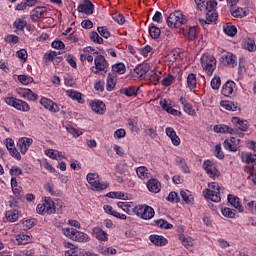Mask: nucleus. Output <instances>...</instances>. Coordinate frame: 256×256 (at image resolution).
Here are the masks:
<instances>
[{"mask_svg": "<svg viewBox=\"0 0 256 256\" xmlns=\"http://www.w3.org/2000/svg\"><path fill=\"white\" fill-rule=\"evenodd\" d=\"M222 60L226 65H231L232 67L237 65V57L233 55V53H227L226 55L222 56Z\"/></svg>", "mask_w": 256, "mask_h": 256, "instance_id": "nucleus-28", "label": "nucleus"}, {"mask_svg": "<svg viewBox=\"0 0 256 256\" xmlns=\"http://www.w3.org/2000/svg\"><path fill=\"white\" fill-rule=\"evenodd\" d=\"M90 106L92 111L98 115H103V113H105V103L101 100L91 102Z\"/></svg>", "mask_w": 256, "mask_h": 256, "instance_id": "nucleus-21", "label": "nucleus"}, {"mask_svg": "<svg viewBox=\"0 0 256 256\" xmlns=\"http://www.w3.org/2000/svg\"><path fill=\"white\" fill-rule=\"evenodd\" d=\"M4 41L6 43L17 44V43H19V36L13 35V34H9V35L5 36Z\"/></svg>", "mask_w": 256, "mask_h": 256, "instance_id": "nucleus-56", "label": "nucleus"}, {"mask_svg": "<svg viewBox=\"0 0 256 256\" xmlns=\"http://www.w3.org/2000/svg\"><path fill=\"white\" fill-rule=\"evenodd\" d=\"M24 99H28V101H37L39 96L31 91V89H26V95L24 96Z\"/></svg>", "mask_w": 256, "mask_h": 256, "instance_id": "nucleus-50", "label": "nucleus"}, {"mask_svg": "<svg viewBox=\"0 0 256 256\" xmlns=\"http://www.w3.org/2000/svg\"><path fill=\"white\" fill-rule=\"evenodd\" d=\"M117 84V78L111 74L108 75L106 89L107 91H113L115 85Z\"/></svg>", "mask_w": 256, "mask_h": 256, "instance_id": "nucleus-39", "label": "nucleus"}, {"mask_svg": "<svg viewBox=\"0 0 256 256\" xmlns=\"http://www.w3.org/2000/svg\"><path fill=\"white\" fill-rule=\"evenodd\" d=\"M200 61L205 73L209 76L213 75V71L217 68V59H215V56L211 54H204Z\"/></svg>", "mask_w": 256, "mask_h": 256, "instance_id": "nucleus-4", "label": "nucleus"}, {"mask_svg": "<svg viewBox=\"0 0 256 256\" xmlns=\"http://www.w3.org/2000/svg\"><path fill=\"white\" fill-rule=\"evenodd\" d=\"M224 33L229 37H235V35H237V27L234 25L224 26Z\"/></svg>", "mask_w": 256, "mask_h": 256, "instance_id": "nucleus-45", "label": "nucleus"}, {"mask_svg": "<svg viewBox=\"0 0 256 256\" xmlns=\"http://www.w3.org/2000/svg\"><path fill=\"white\" fill-rule=\"evenodd\" d=\"M149 240L151 241V243H153V245H156L157 247H163L167 243L165 237L155 234L150 235Z\"/></svg>", "mask_w": 256, "mask_h": 256, "instance_id": "nucleus-24", "label": "nucleus"}, {"mask_svg": "<svg viewBox=\"0 0 256 256\" xmlns=\"http://www.w3.org/2000/svg\"><path fill=\"white\" fill-rule=\"evenodd\" d=\"M136 215L137 217H140V219L149 221V219L155 217V210L149 205H138L136 206Z\"/></svg>", "mask_w": 256, "mask_h": 256, "instance_id": "nucleus-7", "label": "nucleus"}, {"mask_svg": "<svg viewBox=\"0 0 256 256\" xmlns=\"http://www.w3.org/2000/svg\"><path fill=\"white\" fill-rule=\"evenodd\" d=\"M117 206L128 215H133V213L137 215V206L133 202H118Z\"/></svg>", "mask_w": 256, "mask_h": 256, "instance_id": "nucleus-10", "label": "nucleus"}, {"mask_svg": "<svg viewBox=\"0 0 256 256\" xmlns=\"http://www.w3.org/2000/svg\"><path fill=\"white\" fill-rule=\"evenodd\" d=\"M112 71H114V73H119V75H123V73H125V64L118 63L113 65Z\"/></svg>", "mask_w": 256, "mask_h": 256, "instance_id": "nucleus-49", "label": "nucleus"}, {"mask_svg": "<svg viewBox=\"0 0 256 256\" xmlns=\"http://www.w3.org/2000/svg\"><path fill=\"white\" fill-rule=\"evenodd\" d=\"M204 7H205L206 11H217V10H215L217 8V1L210 0L205 3Z\"/></svg>", "mask_w": 256, "mask_h": 256, "instance_id": "nucleus-54", "label": "nucleus"}, {"mask_svg": "<svg viewBox=\"0 0 256 256\" xmlns=\"http://www.w3.org/2000/svg\"><path fill=\"white\" fill-rule=\"evenodd\" d=\"M136 173L139 179H142V180L149 179V177H151V173L149 172V169H147V167L145 166H140L136 168Z\"/></svg>", "mask_w": 256, "mask_h": 256, "instance_id": "nucleus-26", "label": "nucleus"}, {"mask_svg": "<svg viewBox=\"0 0 256 256\" xmlns=\"http://www.w3.org/2000/svg\"><path fill=\"white\" fill-rule=\"evenodd\" d=\"M63 235L71 239L72 241H78V243H87L90 241L89 235L84 232L77 231L75 228L62 229Z\"/></svg>", "mask_w": 256, "mask_h": 256, "instance_id": "nucleus-1", "label": "nucleus"}, {"mask_svg": "<svg viewBox=\"0 0 256 256\" xmlns=\"http://www.w3.org/2000/svg\"><path fill=\"white\" fill-rule=\"evenodd\" d=\"M243 49H246V51H256V45H255V40L251 38H246L242 44Z\"/></svg>", "mask_w": 256, "mask_h": 256, "instance_id": "nucleus-33", "label": "nucleus"}, {"mask_svg": "<svg viewBox=\"0 0 256 256\" xmlns=\"http://www.w3.org/2000/svg\"><path fill=\"white\" fill-rule=\"evenodd\" d=\"M45 15H47V7L38 6L30 12V19H32V21H39V19L45 17Z\"/></svg>", "mask_w": 256, "mask_h": 256, "instance_id": "nucleus-11", "label": "nucleus"}, {"mask_svg": "<svg viewBox=\"0 0 256 256\" xmlns=\"http://www.w3.org/2000/svg\"><path fill=\"white\" fill-rule=\"evenodd\" d=\"M203 169L206 171L207 175L214 179V177H219V170L211 160L204 161L202 165Z\"/></svg>", "mask_w": 256, "mask_h": 256, "instance_id": "nucleus-9", "label": "nucleus"}, {"mask_svg": "<svg viewBox=\"0 0 256 256\" xmlns=\"http://www.w3.org/2000/svg\"><path fill=\"white\" fill-rule=\"evenodd\" d=\"M18 81L22 83V85H29V83H33V77L27 75H18Z\"/></svg>", "mask_w": 256, "mask_h": 256, "instance_id": "nucleus-47", "label": "nucleus"}, {"mask_svg": "<svg viewBox=\"0 0 256 256\" xmlns=\"http://www.w3.org/2000/svg\"><path fill=\"white\" fill-rule=\"evenodd\" d=\"M9 173L12 177H19V175H23V170L19 166H12Z\"/></svg>", "mask_w": 256, "mask_h": 256, "instance_id": "nucleus-59", "label": "nucleus"}, {"mask_svg": "<svg viewBox=\"0 0 256 256\" xmlns=\"http://www.w3.org/2000/svg\"><path fill=\"white\" fill-rule=\"evenodd\" d=\"M86 180L91 185L92 191H105L109 187V183L101 181L97 173H88Z\"/></svg>", "mask_w": 256, "mask_h": 256, "instance_id": "nucleus-2", "label": "nucleus"}, {"mask_svg": "<svg viewBox=\"0 0 256 256\" xmlns=\"http://www.w3.org/2000/svg\"><path fill=\"white\" fill-rule=\"evenodd\" d=\"M215 156L217 159H225V154H223V150H221V144L215 146Z\"/></svg>", "mask_w": 256, "mask_h": 256, "instance_id": "nucleus-64", "label": "nucleus"}, {"mask_svg": "<svg viewBox=\"0 0 256 256\" xmlns=\"http://www.w3.org/2000/svg\"><path fill=\"white\" fill-rule=\"evenodd\" d=\"M235 87V82L227 81L222 87V95L224 97H229L233 93V88Z\"/></svg>", "mask_w": 256, "mask_h": 256, "instance_id": "nucleus-25", "label": "nucleus"}, {"mask_svg": "<svg viewBox=\"0 0 256 256\" xmlns=\"http://www.w3.org/2000/svg\"><path fill=\"white\" fill-rule=\"evenodd\" d=\"M112 19L118 23V25H123L125 23V17L122 14L114 13Z\"/></svg>", "mask_w": 256, "mask_h": 256, "instance_id": "nucleus-58", "label": "nucleus"}, {"mask_svg": "<svg viewBox=\"0 0 256 256\" xmlns=\"http://www.w3.org/2000/svg\"><path fill=\"white\" fill-rule=\"evenodd\" d=\"M106 197H109V199H123L124 201H127L129 199V194L123 192H109Z\"/></svg>", "mask_w": 256, "mask_h": 256, "instance_id": "nucleus-34", "label": "nucleus"}, {"mask_svg": "<svg viewBox=\"0 0 256 256\" xmlns=\"http://www.w3.org/2000/svg\"><path fill=\"white\" fill-rule=\"evenodd\" d=\"M220 105L227 111H237V105H235V103L232 101L222 100Z\"/></svg>", "mask_w": 256, "mask_h": 256, "instance_id": "nucleus-40", "label": "nucleus"}, {"mask_svg": "<svg viewBox=\"0 0 256 256\" xmlns=\"http://www.w3.org/2000/svg\"><path fill=\"white\" fill-rule=\"evenodd\" d=\"M121 95H126V97L137 96V86H130L127 88L120 89Z\"/></svg>", "mask_w": 256, "mask_h": 256, "instance_id": "nucleus-31", "label": "nucleus"}, {"mask_svg": "<svg viewBox=\"0 0 256 256\" xmlns=\"http://www.w3.org/2000/svg\"><path fill=\"white\" fill-rule=\"evenodd\" d=\"M205 191H209V193H215L216 191H221V187L216 182H212L208 184V188Z\"/></svg>", "mask_w": 256, "mask_h": 256, "instance_id": "nucleus-55", "label": "nucleus"}, {"mask_svg": "<svg viewBox=\"0 0 256 256\" xmlns=\"http://www.w3.org/2000/svg\"><path fill=\"white\" fill-rule=\"evenodd\" d=\"M40 103L45 109H48V111H50L51 113H59V105L53 102V100L42 98L40 100Z\"/></svg>", "mask_w": 256, "mask_h": 256, "instance_id": "nucleus-14", "label": "nucleus"}, {"mask_svg": "<svg viewBox=\"0 0 256 256\" xmlns=\"http://www.w3.org/2000/svg\"><path fill=\"white\" fill-rule=\"evenodd\" d=\"M154 223L159 229H173V224L167 222L165 219H158Z\"/></svg>", "mask_w": 256, "mask_h": 256, "instance_id": "nucleus-37", "label": "nucleus"}, {"mask_svg": "<svg viewBox=\"0 0 256 256\" xmlns=\"http://www.w3.org/2000/svg\"><path fill=\"white\" fill-rule=\"evenodd\" d=\"M128 169H129V166H127V164H125V163H120V164L116 165V167H115V171L119 175H125V173H127Z\"/></svg>", "mask_w": 256, "mask_h": 256, "instance_id": "nucleus-46", "label": "nucleus"}, {"mask_svg": "<svg viewBox=\"0 0 256 256\" xmlns=\"http://www.w3.org/2000/svg\"><path fill=\"white\" fill-rule=\"evenodd\" d=\"M4 101L6 105L14 107V109H17V111H22L23 113H29V111H31L29 104L21 99H17L15 97H7Z\"/></svg>", "mask_w": 256, "mask_h": 256, "instance_id": "nucleus-5", "label": "nucleus"}, {"mask_svg": "<svg viewBox=\"0 0 256 256\" xmlns=\"http://www.w3.org/2000/svg\"><path fill=\"white\" fill-rule=\"evenodd\" d=\"M197 39V28L195 26L190 27L188 31V40L195 41Z\"/></svg>", "mask_w": 256, "mask_h": 256, "instance_id": "nucleus-53", "label": "nucleus"}, {"mask_svg": "<svg viewBox=\"0 0 256 256\" xmlns=\"http://www.w3.org/2000/svg\"><path fill=\"white\" fill-rule=\"evenodd\" d=\"M31 145H33V140L27 137L20 138L17 143V146L19 147L20 153H22V155H25V153L29 151V147H31Z\"/></svg>", "mask_w": 256, "mask_h": 256, "instance_id": "nucleus-13", "label": "nucleus"}, {"mask_svg": "<svg viewBox=\"0 0 256 256\" xmlns=\"http://www.w3.org/2000/svg\"><path fill=\"white\" fill-rule=\"evenodd\" d=\"M39 215H53L55 213V202L51 198H45L42 204H38L36 207Z\"/></svg>", "mask_w": 256, "mask_h": 256, "instance_id": "nucleus-6", "label": "nucleus"}, {"mask_svg": "<svg viewBox=\"0 0 256 256\" xmlns=\"http://www.w3.org/2000/svg\"><path fill=\"white\" fill-rule=\"evenodd\" d=\"M149 34L152 39H159V36L161 35V29H159V27L152 24L149 27Z\"/></svg>", "mask_w": 256, "mask_h": 256, "instance_id": "nucleus-42", "label": "nucleus"}, {"mask_svg": "<svg viewBox=\"0 0 256 256\" xmlns=\"http://www.w3.org/2000/svg\"><path fill=\"white\" fill-rule=\"evenodd\" d=\"M95 67L91 68L92 73H99V71H105L107 73V68L109 67V63H107V60L105 59V56L103 55H98L94 59Z\"/></svg>", "mask_w": 256, "mask_h": 256, "instance_id": "nucleus-8", "label": "nucleus"}, {"mask_svg": "<svg viewBox=\"0 0 256 256\" xmlns=\"http://www.w3.org/2000/svg\"><path fill=\"white\" fill-rule=\"evenodd\" d=\"M147 189L151 193H159L161 191V182L155 178H151L147 182Z\"/></svg>", "mask_w": 256, "mask_h": 256, "instance_id": "nucleus-19", "label": "nucleus"}, {"mask_svg": "<svg viewBox=\"0 0 256 256\" xmlns=\"http://www.w3.org/2000/svg\"><path fill=\"white\" fill-rule=\"evenodd\" d=\"M180 196L182 198V201H184L186 205H193V201H195V199L193 198V194H191V191L181 190Z\"/></svg>", "mask_w": 256, "mask_h": 256, "instance_id": "nucleus-23", "label": "nucleus"}, {"mask_svg": "<svg viewBox=\"0 0 256 256\" xmlns=\"http://www.w3.org/2000/svg\"><path fill=\"white\" fill-rule=\"evenodd\" d=\"M97 31L101 35V37H104V39H109V37H111L109 29H107V27L105 26L98 27Z\"/></svg>", "mask_w": 256, "mask_h": 256, "instance_id": "nucleus-48", "label": "nucleus"}, {"mask_svg": "<svg viewBox=\"0 0 256 256\" xmlns=\"http://www.w3.org/2000/svg\"><path fill=\"white\" fill-rule=\"evenodd\" d=\"M179 241H181L182 245L189 249V247H193V239L189 236H185V234L179 235Z\"/></svg>", "mask_w": 256, "mask_h": 256, "instance_id": "nucleus-36", "label": "nucleus"}, {"mask_svg": "<svg viewBox=\"0 0 256 256\" xmlns=\"http://www.w3.org/2000/svg\"><path fill=\"white\" fill-rule=\"evenodd\" d=\"M95 5L89 0L84 1V3L78 5V13H84L85 15H93Z\"/></svg>", "mask_w": 256, "mask_h": 256, "instance_id": "nucleus-12", "label": "nucleus"}, {"mask_svg": "<svg viewBox=\"0 0 256 256\" xmlns=\"http://www.w3.org/2000/svg\"><path fill=\"white\" fill-rule=\"evenodd\" d=\"M211 87L214 90H217L221 87V78L219 76H214L211 80Z\"/></svg>", "mask_w": 256, "mask_h": 256, "instance_id": "nucleus-57", "label": "nucleus"}, {"mask_svg": "<svg viewBox=\"0 0 256 256\" xmlns=\"http://www.w3.org/2000/svg\"><path fill=\"white\" fill-rule=\"evenodd\" d=\"M90 39L91 41H94V43H98L99 45L103 44V38L99 36L97 32H91Z\"/></svg>", "mask_w": 256, "mask_h": 256, "instance_id": "nucleus-60", "label": "nucleus"}, {"mask_svg": "<svg viewBox=\"0 0 256 256\" xmlns=\"http://www.w3.org/2000/svg\"><path fill=\"white\" fill-rule=\"evenodd\" d=\"M13 27L16 29V33L17 31H23V29L27 27V21H25L24 19L18 18L13 23Z\"/></svg>", "mask_w": 256, "mask_h": 256, "instance_id": "nucleus-41", "label": "nucleus"}, {"mask_svg": "<svg viewBox=\"0 0 256 256\" xmlns=\"http://www.w3.org/2000/svg\"><path fill=\"white\" fill-rule=\"evenodd\" d=\"M150 66L147 63L139 64L133 72V77H136V79H140V77H143V75H147V72L149 71Z\"/></svg>", "mask_w": 256, "mask_h": 256, "instance_id": "nucleus-17", "label": "nucleus"}, {"mask_svg": "<svg viewBox=\"0 0 256 256\" xmlns=\"http://www.w3.org/2000/svg\"><path fill=\"white\" fill-rule=\"evenodd\" d=\"M166 135L167 137H169L173 143V145H175V147L181 145V139L179 138V136H177V132H175V129L171 128V127H167L166 128Z\"/></svg>", "mask_w": 256, "mask_h": 256, "instance_id": "nucleus-20", "label": "nucleus"}, {"mask_svg": "<svg viewBox=\"0 0 256 256\" xmlns=\"http://www.w3.org/2000/svg\"><path fill=\"white\" fill-rule=\"evenodd\" d=\"M173 81H175L173 75L168 74L165 78H163L162 85L164 87H170V85H173Z\"/></svg>", "mask_w": 256, "mask_h": 256, "instance_id": "nucleus-52", "label": "nucleus"}, {"mask_svg": "<svg viewBox=\"0 0 256 256\" xmlns=\"http://www.w3.org/2000/svg\"><path fill=\"white\" fill-rule=\"evenodd\" d=\"M215 133H230V135H237L239 130L237 128H231L225 124H219L214 126Z\"/></svg>", "mask_w": 256, "mask_h": 256, "instance_id": "nucleus-15", "label": "nucleus"}, {"mask_svg": "<svg viewBox=\"0 0 256 256\" xmlns=\"http://www.w3.org/2000/svg\"><path fill=\"white\" fill-rule=\"evenodd\" d=\"M94 232H95V235H96V239H98V241H107L108 235H107V232H105L103 229L96 228L94 230Z\"/></svg>", "mask_w": 256, "mask_h": 256, "instance_id": "nucleus-43", "label": "nucleus"}, {"mask_svg": "<svg viewBox=\"0 0 256 256\" xmlns=\"http://www.w3.org/2000/svg\"><path fill=\"white\" fill-rule=\"evenodd\" d=\"M243 163H251L256 164V154H253L251 152H242L241 154Z\"/></svg>", "mask_w": 256, "mask_h": 256, "instance_id": "nucleus-27", "label": "nucleus"}, {"mask_svg": "<svg viewBox=\"0 0 256 256\" xmlns=\"http://www.w3.org/2000/svg\"><path fill=\"white\" fill-rule=\"evenodd\" d=\"M5 217H6L7 221H9L10 223H15V221H18V219H19V211L8 210L5 213Z\"/></svg>", "mask_w": 256, "mask_h": 256, "instance_id": "nucleus-32", "label": "nucleus"}, {"mask_svg": "<svg viewBox=\"0 0 256 256\" xmlns=\"http://www.w3.org/2000/svg\"><path fill=\"white\" fill-rule=\"evenodd\" d=\"M167 201H169L170 203H179V195L176 192H170L167 197Z\"/></svg>", "mask_w": 256, "mask_h": 256, "instance_id": "nucleus-62", "label": "nucleus"}, {"mask_svg": "<svg viewBox=\"0 0 256 256\" xmlns=\"http://www.w3.org/2000/svg\"><path fill=\"white\" fill-rule=\"evenodd\" d=\"M231 15L233 17H247V12H245V10H243V8H238V9L232 11Z\"/></svg>", "mask_w": 256, "mask_h": 256, "instance_id": "nucleus-63", "label": "nucleus"}, {"mask_svg": "<svg viewBox=\"0 0 256 256\" xmlns=\"http://www.w3.org/2000/svg\"><path fill=\"white\" fill-rule=\"evenodd\" d=\"M18 245H27L31 241V236L26 234H18L15 237Z\"/></svg>", "mask_w": 256, "mask_h": 256, "instance_id": "nucleus-38", "label": "nucleus"}, {"mask_svg": "<svg viewBox=\"0 0 256 256\" xmlns=\"http://www.w3.org/2000/svg\"><path fill=\"white\" fill-rule=\"evenodd\" d=\"M187 87H189L190 91H193L195 87H197V75L194 73H190L187 77Z\"/></svg>", "mask_w": 256, "mask_h": 256, "instance_id": "nucleus-35", "label": "nucleus"}, {"mask_svg": "<svg viewBox=\"0 0 256 256\" xmlns=\"http://www.w3.org/2000/svg\"><path fill=\"white\" fill-rule=\"evenodd\" d=\"M69 250L65 252V256H85V252L75 247L72 243H68Z\"/></svg>", "mask_w": 256, "mask_h": 256, "instance_id": "nucleus-22", "label": "nucleus"}, {"mask_svg": "<svg viewBox=\"0 0 256 256\" xmlns=\"http://www.w3.org/2000/svg\"><path fill=\"white\" fill-rule=\"evenodd\" d=\"M239 139L235 138V137H231L230 139H226L224 141V149H226L227 151H237V149H239Z\"/></svg>", "mask_w": 256, "mask_h": 256, "instance_id": "nucleus-16", "label": "nucleus"}, {"mask_svg": "<svg viewBox=\"0 0 256 256\" xmlns=\"http://www.w3.org/2000/svg\"><path fill=\"white\" fill-rule=\"evenodd\" d=\"M228 203H230V205H232V207L237 209V211H239V213H243L244 208H243V205H241V199H239V197L229 194L228 195Z\"/></svg>", "mask_w": 256, "mask_h": 256, "instance_id": "nucleus-18", "label": "nucleus"}, {"mask_svg": "<svg viewBox=\"0 0 256 256\" xmlns=\"http://www.w3.org/2000/svg\"><path fill=\"white\" fill-rule=\"evenodd\" d=\"M185 23H187V18H185V15H183L181 11H175L167 18V25L171 29H177L181 27V25H185Z\"/></svg>", "mask_w": 256, "mask_h": 256, "instance_id": "nucleus-3", "label": "nucleus"}, {"mask_svg": "<svg viewBox=\"0 0 256 256\" xmlns=\"http://www.w3.org/2000/svg\"><path fill=\"white\" fill-rule=\"evenodd\" d=\"M68 97H70V99H73V101H78V103H85V100L82 97V94L80 92H77L75 90H68L66 91Z\"/></svg>", "mask_w": 256, "mask_h": 256, "instance_id": "nucleus-30", "label": "nucleus"}, {"mask_svg": "<svg viewBox=\"0 0 256 256\" xmlns=\"http://www.w3.org/2000/svg\"><path fill=\"white\" fill-rule=\"evenodd\" d=\"M222 215L224 217H228L229 219H235V210L226 207L222 209Z\"/></svg>", "mask_w": 256, "mask_h": 256, "instance_id": "nucleus-51", "label": "nucleus"}, {"mask_svg": "<svg viewBox=\"0 0 256 256\" xmlns=\"http://www.w3.org/2000/svg\"><path fill=\"white\" fill-rule=\"evenodd\" d=\"M160 106L167 113H169L173 109V105L165 99L160 101Z\"/></svg>", "mask_w": 256, "mask_h": 256, "instance_id": "nucleus-61", "label": "nucleus"}, {"mask_svg": "<svg viewBox=\"0 0 256 256\" xmlns=\"http://www.w3.org/2000/svg\"><path fill=\"white\" fill-rule=\"evenodd\" d=\"M217 17H219V14H217V11H208L206 13V19L208 20V23H215L217 21Z\"/></svg>", "mask_w": 256, "mask_h": 256, "instance_id": "nucleus-44", "label": "nucleus"}, {"mask_svg": "<svg viewBox=\"0 0 256 256\" xmlns=\"http://www.w3.org/2000/svg\"><path fill=\"white\" fill-rule=\"evenodd\" d=\"M205 198L210 199V201H213L214 203H221V191H216L212 193L206 191Z\"/></svg>", "mask_w": 256, "mask_h": 256, "instance_id": "nucleus-29", "label": "nucleus"}]
</instances>
